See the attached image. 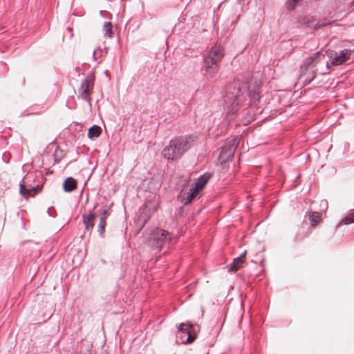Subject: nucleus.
Wrapping results in <instances>:
<instances>
[{
	"label": "nucleus",
	"mask_w": 354,
	"mask_h": 354,
	"mask_svg": "<svg viewBox=\"0 0 354 354\" xmlns=\"http://www.w3.org/2000/svg\"><path fill=\"white\" fill-rule=\"evenodd\" d=\"M247 251H244L239 257L234 258L233 261L227 267L229 272L237 271L243 264Z\"/></svg>",
	"instance_id": "15"
},
{
	"label": "nucleus",
	"mask_w": 354,
	"mask_h": 354,
	"mask_svg": "<svg viewBox=\"0 0 354 354\" xmlns=\"http://www.w3.org/2000/svg\"><path fill=\"white\" fill-rule=\"evenodd\" d=\"M183 106H184V109H185V111L187 109V104L184 103Z\"/></svg>",
	"instance_id": "36"
},
{
	"label": "nucleus",
	"mask_w": 354,
	"mask_h": 354,
	"mask_svg": "<svg viewBox=\"0 0 354 354\" xmlns=\"http://www.w3.org/2000/svg\"><path fill=\"white\" fill-rule=\"evenodd\" d=\"M212 177V174L206 172L203 175L200 176L192 184V187L194 188L197 192L201 193L205 187L208 181Z\"/></svg>",
	"instance_id": "10"
},
{
	"label": "nucleus",
	"mask_w": 354,
	"mask_h": 354,
	"mask_svg": "<svg viewBox=\"0 0 354 354\" xmlns=\"http://www.w3.org/2000/svg\"><path fill=\"white\" fill-rule=\"evenodd\" d=\"M95 77L93 71L87 74L86 78L82 81L80 87L78 88L80 97L88 102L91 105V91L93 90Z\"/></svg>",
	"instance_id": "6"
},
{
	"label": "nucleus",
	"mask_w": 354,
	"mask_h": 354,
	"mask_svg": "<svg viewBox=\"0 0 354 354\" xmlns=\"http://www.w3.org/2000/svg\"><path fill=\"white\" fill-rule=\"evenodd\" d=\"M102 133V129L100 126L94 124L91 126L88 131V138L91 140H94L98 138Z\"/></svg>",
	"instance_id": "18"
},
{
	"label": "nucleus",
	"mask_w": 354,
	"mask_h": 354,
	"mask_svg": "<svg viewBox=\"0 0 354 354\" xmlns=\"http://www.w3.org/2000/svg\"><path fill=\"white\" fill-rule=\"evenodd\" d=\"M352 50L349 49H343L339 52L331 51L329 57L330 62L333 66H339L350 59Z\"/></svg>",
	"instance_id": "8"
},
{
	"label": "nucleus",
	"mask_w": 354,
	"mask_h": 354,
	"mask_svg": "<svg viewBox=\"0 0 354 354\" xmlns=\"http://www.w3.org/2000/svg\"><path fill=\"white\" fill-rule=\"evenodd\" d=\"M314 65L315 66V62L314 61L313 58L309 56L304 60V62L300 67V71H304V70L310 69L313 67Z\"/></svg>",
	"instance_id": "20"
},
{
	"label": "nucleus",
	"mask_w": 354,
	"mask_h": 354,
	"mask_svg": "<svg viewBox=\"0 0 354 354\" xmlns=\"http://www.w3.org/2000/svg\"><path fill=\"white\" fill-rule=\"evenodd\" d=\"M100 15L104 17L105 15H106L107 13L106 12V11L101 10V11H100Z\"/></svg>",
	"instance_id": "31"
},
{
	"label": "nucleus",
	"mask_w": 354,
	"mask_h": 354,
	"mask_svg": "<svg viewBox=\"0 0 354 354\" xmlns=\"http://www.w3.org/2000/svg\"><path fill=\"white\" fill-rule=\"evenodd\" d=\"M30 113H23L20 115L21 117H23V116H26V115H28Z\"/></svg>",
	"instance_id": "35"
},
{
	"label": "nucleus",
	"mask_w": 354,
	"mask_h": 354,
	"mask_svg": "<svg viewBox=\"0 0 354 354\" xmlns=\"http://www.w3.org/2000/svg\"><path fill=\"white\" fill-rule=\"evenodd\" d=\"M207 55L213 57L221 63L225 55L224 49L222 46L216 44L211 47Z\"/></svg>",
	"instance_id": "14"
},
{
	"label": "nucleus",
	"mask_w": 354,
	"mask_h": 354,
	"mask_svg": "<svg viewBox=\"0 0 354 354\" xmlns=\"http://www.w3.org/2000/svg\"><path fill=\"white\" fill-rule=\"evenodd\" d=\"M308 217L311 226L317 225L321 221V214L318 212H310Z\"/></svg>",
	"instance_id": "19"
},
{
	"label": "nucleus",
	"mask_w": 354,
	"mask_h": 354,
	"mask_svg": "<svg viewBox=\"0 0 354 354\" xmlns=\"http://www.w3.org/2000/svg\"><path fill=\"white\" fill-rule=\"evenodd\" d=\"M47 214L53 218H55L57 216L55 210L53 206H51L47 209Z\"/></svg>",
	"instance_id": "27"
},
{
	"label": "nucleus",
	"mask_w": 354,
	"mask_h": 354,
	"mask_svg": "<svg viewBox=\"0 0 354 354\" xmlns=\"http://www.w3.org/2000/svg\"><path fill=\"white\" fill-rule=\"evenodd\" d=\"M196 338L194 326L188 323H181L178 326L176 335L177 344H187L192 343Z\"/></svg>",
	"instance_id": "4"
},
{
	"label": "nucleus",
	"mask_w": 354,
	"mask_h": 354,
	"mask_svg": "<svg viewBox=\"0 0 354 354\" xmlns=\"http://www.w3.org/2000/svg\"><path fill=\"white\" fill-rule=\"evenodd\" d=\"M354 223V209L344 218H342L340 224H351Z\"/></svg>",
	"instance_id": "22"
},
{
	"label": "nucleus",
	"mask_w": 354,
	"mask_h": 354,
	"mask_svg": "<svg viewBox=\"0 0 354 354\" xmlns=\"http://www.w3.org/2000/svg\"><path fill=\"white\" fill-rule=\"evenodd\" d=\"M310 57L313 58L314 61L315 62V64L319 62H321L322 59H325V57L322 55V53L320 51L315 53Z\"/></svg>",
	"instance_id": "24"
},
{
	"label": "nucleus",
	"mask_w": 354,
	"mask_h": 354,
	"mask_svg": "<svg viewBox=\"0 0 354 354\" xmlns=\"http://www.w3.org/2000/svg\"><path fill=\"white\" fill-rule=\"evenodd\" d=\"M98 206V203L96 202L94 205H93V207L91 209H90L89 211H92L93 212H94V210Z\"/></svg>",
	"instance_id": "29"
},
{
	"label": "nucleus",
	"mask_w": 354,
	"mask_h": 354,
	"mask_svg": "<svg viewBox=\"0 0 354 354\" xmlns=\"http://www.w3.org/2000/svg\"><path fill=\"white\" fill-rule=\"evenodd\" d=\"M324 63L326 64L327 69H330V65H329L328 62L324 61V62H323V64H324Z\"/></svg>",
	"instance_id": "33"
},
{
	"label": "nucleus",
	"mask_w": 354,
	"mask_h": 354,
	"mask_svg": "<svg viewBox=\"0 0 354 354\" xmlns=\"http://www.w3.org/2000/svg\"><path fill=\"white\" fill-rule=\"evenodd\" d=\"M73 123H74L75 124H76V125H80V123H79V122H73Z\"/></svg>",
	"instance_id": "37"
},
{
	"label": "nucleus",
	"mask_w": 354,
	"mask_h": 354,
	"mask_svg": "<svg viewBox=\"0 0 354 354\" xmlns=\"http://www.w3.org/2000/svg\"><path fill=\"white\" fill-rule=\"evenodd\" d=\"M112 27L111 22H105L104 25V34L109 37H111L113 35Z\"/></svg>",
	"instance_id": "23"
},
{
	"label": "nucleus",
	"mask_w": 354,
	"mask_h": 354,
	"mask_svg": "<svg viewBox=\"0 0 354 354\" xmlns=\"http://www.w3.org/2000/svg\"><path fill=\"white\" fill-rule=\"evenodd\" d=\"M104 73L106 76H108V77L110 78L109 73V71H108V70H106V71L104 72Z\"/></svg>",
	"instance_id": "34"
},
{
	"label": "nucleus",
	"mask_w": 354,
	"mask_h": 354,
	"mask_svg": "<svg viewBox=\"0 0 354 354\" xmlns=\"http://www.w3.org/2000/svg\"><path fill=\"white\" fill-rule=\"evenodd\" d=\"M239 140L237 138L227 139L220 149L219 160L221 162L232 161Z\"/></svg>",
	"instance_id": "5"
},
{
	"label": "nucleus",
	"mask_w": 354,
	"mask_h": 354,
	"mask_svg": "<svg viewBox=\"0 0 354 354\" xmlns=\"http://www.w3.org/2000/svg\"><path fill=\"white\" fill-rule=\"evenodd\" d=\"M220 68V62L212 57L203 55V66L201 68V73L204 75H207L211 78L217 76Z\"/></svg>",
	"instance_id": "7"
},
{
	"label": "nucleus",
	"mask_w": 354,
	"mask_h": 354,
	"mask_svg": "<svg viewBox=\"0 0 354 354\" xmlns=\"http://www.w3.org/2000/svg\"><path fill=\"white\" fill-rule=\"evenodd\" d=\"M103 50L100 48L95 49L93 53V59L96 62L103 55Z\"/></svg>",
	"instance_id": "25"
},
{
	"label": "nucleus",
	"mask_w": 354,
	"mask_h": 354,
	"mask_svg": "<svg viewBox=\"0 0 354 354\" xmlns=\"http://www.w3.org/2000/svg\"><path fill=\"white\" fill-rule=\"evenodd\" d=\"M171 239L172 235L167 230L155 227L149 234L148 244L153 250L160 251L169 248Z\"/></svg>",
	"instance_id": "3"
},
{
	"label": "nucleus",
	"mask_w": 354,
	"mask_h": 354,
	"mask_svg": "<svg viewBox=\"0 0 354 354\" xmlns=\"http://www.w3.org/2000/svg\"><path fill=\"white\" fill-rule=\"evenodd\" d=\"M200 193L192 187L188 191L183 188L177 196V200L180 201L184 205H188L192 203L193 201L198 196Z\"/></svg>",
	"instance_id": "9"
},
{
	"label": "nucleus",
	"mask_w": 354,
	"mask_h": 354,
	"mask_svg": "<svg viewBox=\"0 0 354 354\" xmlns=\"http://www.w3.org/2000/svg\"><path fill=\"white\" fill-rule=\"evenodd\" d=\"M315 66L314 65L313 67L310 69H306L304 70V71H301V78L304 80V85H308L310 84L313 80L316 77V71L317 69L315 68Z\"/></svg>",
	"instance_id": "16"
},
{
	"label": "nucleus",
	"mask_w": 354,
	"mask_h": 354,
	"mask_svg": "<svg viewBox=\"0 0 354 354\" xmlns=\"http://www.w3.org/2000/svg\"><path fill=\"white\" fill-rule=\"evenodd\" d=\"M196 138L193 135H185L171 139L162 151L163 157L170 161L178 160L192 146Z\"/></svg>",
	"instance_id": "2"
},
{
	"label": "nucleus",
	"mask_w": 354,
	"mask_h": 354,
	"mask_svg": "<svg viewBox=\"0 0 354 354\" xmlns=\"http://www.w3.org/2000/svg\"><path fill=\"white\" fill-rule=\"evenodd\" d=\"M11 158H12V156H11L10 153H9L8 151H5L2 154V160L6 163H9L11 160Z\"/></svg>",
	"instance_id": "26"
},
{
	"label": "nucleus",
	"mask_w": 354,
	"mask_h": 354,
	"mask_svg": "<svg viewBox=\"0 0 354 354\" xmlns=\"http://www.w3.org/2000/svg\"><path fill=\"white\" fill-rule=\"evenodd\" d=\"M247 98L249 100V106H257L260 100V92L257 88L239 82H234L227 86L224 101L230 106L229 109L233 114L243 104Z\"/></svg>",
	"instance_id": "1"
},
{
	"label": "nucleus",
	"mask_w": 354,
	"mask_h": 354,
	"mask_svg": "<svg viewBox=\"0 0 354 354\" xmlns=\"http://www.w3.org/2000/svg\"><path fill=\"white\" fill-rule=\"evenodd\" d=\"M96 217V214L92 211H89L88 214L82 215L85 231L88 232L90 234L94 228Z\"/></svg>",
	"instance_id": "12"
},
{
	"label": "nucleus",
	"mask_w": 354,
	"mask_h": 354,
	"mask_svg": "<svg viewBox=\"0 0 354 354\" xmlns=\"http://www.w3.org/2000/svg\"><path fill=\"white\" fill-rule=\"evenodd\" d=\"M46 153H52L54 157V164L59 162L64 157V151L55 142L50 143L46 148Z\"/></svg>",
	"instance_id": "11"
},
{
	"label": "nucleus",
	"mask_w": 354,
	"mask_h": 354,
	"mask_svg": "<svg viewBox=\"0 0 354 354\" xmlns=\"http://www.w3.org/2000/svg\"><path fill=\"white\" fill-rule=\"evenodd\" d=\"M106 225V217L100 216L97 225V232L101 238H104L105 227Z\"/></svg>",
	"instance_id": "21"
},
{
	"label": "nucleus",
	"mask_w": 354,
	"mask_h": 354,
	"mask_svg": "<svg viewBox=\"0 0 354 354\" xmlns=\"http://www.w3.org/2000/svg\"><path fill=\"white\" fill-rule=\"evenodd\" d=\"M66 30H67L68 32H70V33H71V36H72V35H73V34H72V28H71L68 27V28H66Z\"/></svg>",
	"instance_id": "32"
},
{
	"label": "nucleus",
	"mask_w": 354,
	"mask_h": 354,
	"mask_svg": "<svg viewBox=\"0 0 354 354\" xmlns=\"http://www.w3.org/2000/svg\"><path fill=\"white\" fill-rule=\"evenodd\" d=\"M109 214L108 211L104 209L102 213L101 214L100 216L106 217Z\"/></svg>",
	"instance_id": "28"
},
{
	"label": "nucleus",
	"mask_w": 354,
	"mask_h": 354,
	"mask_svg": "<svg viewBox=\"0 0 354 354\" xmlns=\"http://www.w3.org/2000/svg\"><path fill=\"white\" fill-rule=\"evenodd\" d=\"M41 187L42 186L40 185L27 187L24 183V179H22L19 185V192L24 196H35L41 190Z\"/></svg>",
	"instance_id": "13"
},
{
	"label": "nucleus",
	"mask_w": 354,
	"mask_h": 354,
	"mask_svg": "<svg viewBox=\"0 0 354 354\" xmlns=\"http://www.w3.org/2000/svg\"><path fill=\"white\" fill-rule=\"evenodd\" d=\"M351 4L354 6V0L352 1Z\"/></svg>",
	"instance_id": "38"
},
{
	"label": "nucleus",
	"mask_w": 354,
	"mask_h": 354,
	"mask_svg": "<svg viewBox=\"0 0 354 354\" xmlns=\"http://www.w3.org/2000/svg\"><path fill=\"white\" fill-rule=\"evenodd\" d=\"M77 182L73 177H67L63 182V189L65 192H72L77 188Z\"/></svg>",
	"instance_id": "17"
},
{
	"label": "nucleus",
	"mask_w": 354,
	"mask_h": 354,
	"mask_svg": "<svg viewBox=\"0 0 354 354\" xmlns=\"http://www.w3.org/2000/svg\"><path fill=\"white\" fill-rule=\"evenodd\" d=\"M321 205H324V206L326 207H327V205H328V202H327V201H326V200L322 201V203H321Z\"/></svg>",
	"instance_id": "30"
}]
</instances>
